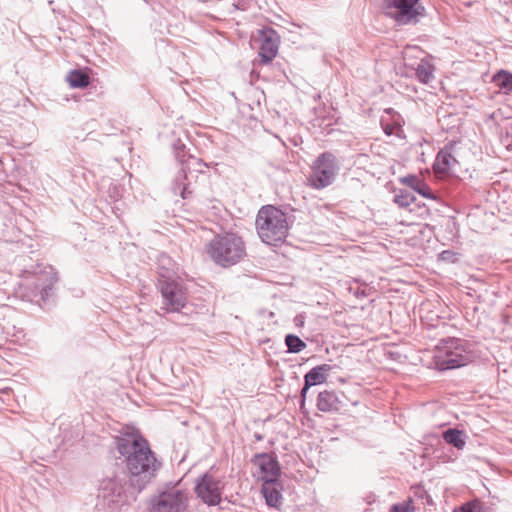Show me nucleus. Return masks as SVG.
<instances>
[{"label": "nucleus", "mask_w": 512, "mask_h": 512, "mask_svg": "<svg viewBox=\"0 0 512 512\" xmlns=\"http://www.w3.org/2000/svg\"><path fill=\"white\" fill-rule=\"evenodd\" d=\"M118 453L124 458L133 492H141L156 477L162 463L157 460L148 441L135 427L126 426L114 437Z\"/></svg>", "instance_id": "1"}, {"label": "nucleus", "mask_w": 512, "mask_h": 512, "mask_svg": "<svg viewBox=\"0 0 512 512\" xmlns=\"http://www.w3.org/2000/svg\"><path fill=\"white\" fill-rule=\"evenodd\" d=\"M19 293L26 301L41 305L47 303L54 292L57 282L56 273L52 267L41 268L39 264L25 268L21 274Z\"/></svg>", "instance_id": "2"}, {"label": "nucleus", "mask_w": 512, "mask_h": 512, "mask_svg": "<svg viewBox=\"0 0 512 512\" xmlns=\"http://www.w3.org/2000/svg\"><path fill=\"white\" fill-rule=\"evenodd\" d=\"M255 225L259 238L267 245L278 246L288 236L289 226L286 214L273 205L260 208Z\"/></svg>", "instance_id": "3"}, {"label": "nucleus", "mask_w": 512, "mask_h": 512, "mask_svg": "<svg viewBox=\"0 0 512 512\" xmlns=\"http://www.w3.org/2000/svg\"><path fill=\"white\" fill-rule=\"evenodd\" d=\"M206 252L215 264L228 268L246 256V246L241 236L229 232L218 234L210 240Z\"/></svg>", "instance_id": "4"}, {"label": "nucleus", "mask_w": 512, "mask_h": 512, "mask_svg": "<svg viewBox=\"0 0 512 512\" xmlns=\"http://www.w3.org/2000/svg\"><path fill=\"white\" fill-rule=\"evenodd\" d=\"M475 345L468 340L449 338L444 340L442 347L435 356L436 368L440 371L458 369L472 363L476 354Z\"/></svg>", "instance_id": "5"}, {"label": "nucleus", "mask_w": 512, "mask_h": 512, "mask_svg": "<svg viewBox=\"0 0 512 512\" xmlns=\"http://www.w3.org/2000/svg\"><path fill=\"white\" fill-rule=\"evenodd\" d=\"M180 482H167L151 497L149 512H187L189 496L186 489L180 487Z\"/></svg>", "instance_id": "6"}, {"label": "nucleus", "mask_w": 512, "mask_h": 512, "mask_svg": "<svg viewBox=\"0 0 512 512\" xmlns=\"http://www.w3.org/2000/svg\"><path fill=\"white\" fill-rule=\"evenodd\" d=\"M383 8L397 26L416 25L426 14L421 0H383Z\"/></svg>", "instance_id": "7"}, {"label": "nucleus", "mask_w": 512, "mask_h": 512, "mask_svg": "<svg viewBox=\"0 0 512 512\" xmlns=\"http://www.w3.org/2000/svg\"><path fill=\"white\" fill-rule=\"evenodd\" d=\"M339 170L336 156L329 151L321 153L312 166V173L308 180L315 189L329 186L335 179Z\"/></svg>", "instance_id": "8"}, {"label": "nucleus", "mask_w": 512, "mask_h": 512, "mask_svg": "<svg viewBox=\"0 0 512 512\" xmlns=\"http://www.w3.org/2000/svg\"><path fill=\"white\" fill-rule=\"evenodd\" d=\"M162 303L167 313H182L187 308V293L181 278L167 282H157Z\"/></svg>", "instance_id": "9"}, {"label": "nucleus", "mask_w": 512, "mask_h": 512, "mask_svg": "<svg viewBox=\"0 0 512 512\" xmlns=\"http://www.w3.org/2000/svg\"><path fill=\"white\" fill-rule=\"evenodd\" d=\"M136 494L129 487V478L127 475H114L103 479L99 486L98 497L102 498L104 503L111 507L114 504L125 502L127 493Z\"/></svg>", "instance_id": "10"}, {"label": "nucleus", "mask_w": 512, "mask_h": 512, "mask_svg": "<svg viewBox=\"0 0 512 512\" xmlns=\"http://www.w3.org/2000/svg\"><path fill=\"white\" fill-rule=\"evenodd\" d=\"M221 481L209 473H204L196 480L195 494L208 506H217L221 502Z\"/></svg>", "instance_id": "11"}, {"label": "nucleus", "mask_w": 512, "mask_h": 512, "mask_svg": "<svg viewBox=\"0 0 512 512\" xmlns=\"http://www.w3.org/2000/svg\"><path fill=\"white\" fill-rule=\"evenodd\" d=\"M251 462L259 468L262 482H279L281 467L274 453H256Z\"/></svg>", "instance_id": "12"}, {"label": "nucleus", "mask_w": 512, "mask_h": 512, "mask_svg": "<svg viewBox=\"0 0 512 512\" xmlns=\"http://www.w3.org/2000/svg\"><path fill=\"white\" fill-rule=\"evenodd\" d=\"M279 35L272 28L261 30V44L258 56L263 64L270 63L278 53Z\"/></svg>", "instance_id": "13"}, {"label": "nucleus", "mask_w": 512, "mask_h": 512, "mask_svg": "<svg viewBox=\"0 0 512 512\" xmlns=\"http://www.w3.org/2000/svg\"><path fill=\"white\" fill-rule=\"evenodd\" d=\"M157 275V282H167L181 278L177 274L175 261L165 253H161L157 258Z\"/></svg>", "instance_id": "14"}, {"label": "nucleus", "mask_w": 512, "mask_h": 512, "mask_svg": "<svg viewBox=\"0 0 512 512\" xmlns=\"http://www.w3.org/2000/svg\"><path fill=\"white\" fill-rule=\"evenodd\" d=\"M453 148L454 143L449 142L437 153L433 163V169L436 173L446 175L452 169L453 164L457 163V160L452 155Z\"/></svg>", "instance_id": "15"}, {"label": "nucleus", "mask_w": 512, "mask_h": 512, "mask_svg": "<svg viewBox=\"0 0 512 512\" xmlns=\"http://www.w3.org/2000/svg\"><path fill=\"white\" fill-rule=\"evenodd\" d=\"M343 401L334 391H322L317 397V408L322 412H338L343 407Z\"/></svg>", "instance_id": "16"}, {"label": "nucleus", "mask_w": 512, "mask_h": 512, "mask_svg": "<svg viewBox=\"0 0 512 512\" xmlns=\"http://www.w3.org/2000/svg\"><path fill=\"white\" fill-rule=\"evenodd\" d=\"M400 182L410 187L413 191L427 199H435L436 196L429 185L415 174H408L400 178Z\"/></svg>", "instance_id": "17"}, {"label": "nucleus", "mask_w": 512, "mask_h": 512, "mask_svg": "<svg viewBox=\"0 0 512 512\" xmlns=\"http://www.w3.org/2000/svg\"><path fill=\"white\" fill-rule=\"evenodd\" d=\"M176 160L183 166H206L202 159L196 158L186 151L185 144L180 140H176L172 145Z\"/></svg>", "instance_id": "18"}, {"label": "nucleus", "mask_w": 512, "mask_h": 512, "mask_svg": "<svg viewBox=\"0 0 512 512\" xmlns=\"http://www.w3.org/2000/svg\"><path fill=\"white\" fill-rule=\"evenodd\" d=\"M279 482H262L261 493L269 507L277 508L282 502Z\"/></svg>", "instance_id": "19"}, {"label": "nucleus", "mask_w": 512, "mask_h": 512, "mask_svg": "<svg viewBox=\"0 0 512 512\" xmlns=\"http://www.w3.org/2000/svg\"><path fill=\"white\" fill-rule=\"evenodd\" d=\"M332 370L331 365L321 364L311 368L304 375V381L311 386L321 385L327 381L328 373Z\"/></svg>", "instance_id": "20"}, {"label": "nucleus", "mask_w": 512, "mask_h": 512, "mask_svg": "<svg viewBox=\"0 0 512 512\" xmlns=\"http://www.w3.org/2000/svg\"><path fill=\"white\" fill-rule=\"evenodd\" d=\"M191 171L190 166H183L180 168L173 183V190L175 194H179L183 199H187L192 193L189 190V184L186 183L188 172Z\"/></svg>", "instance_id": "21"}, {"label": "nucleus", "mask_w": 512, "mask_h": 512, "mask_svg": "<svg viewBox=\"0 0 512 512\" xmlns=\"http://www.w3.org/2000/svg\"><path fill=\"white\" fill-rule=\"evenodd\" d=\"M442 438L447 444L462 450L466 445L467 435L458 428H448L442 432Z\"/></svg>", "instance_id": "22"}, {"label": "nucleus", "mask_w": 512, "mask_h": 512, "mask_svg": "<svg viewBox=\"0 0 512 512\" xmlns=\"http://www.w3.org/2000/svg\"><path fill=\"white\" fill-rule=\"evenodd\" d=\"M66 80L71 88H86L90 84V77L86 71L72 69L68 72Z\"/></svg>", "instance_id": "23"}, {"label": "nucleus", "mask_w": 512, "mask_h": 512, "mask_svg": "<svg viewBox=\"0 0 512 512\" xmlns=\"http://www.w3.org/2000/svg\"><path fill=\"white\" fill-rule=\"evenodd\" d=\"M493 83L504 94L512 92V73L507 70H499L492 77Z\"/></svg>", "instance_id": "24"}, {"label": "nucleus", "mask_w": 512, "mask_h": 512, "mask_svg": "<svg viewBox=\"0 0 512 512\" xmlns=\"http://www.w3.org/2000/svg\"><path fill=\"white\" fill-rule=\"evenodd\" d=\"M434 70L435 68L430 62L421 60L415 68L416 77L419 82L428 84L434 78Z\"/></svg>", "instance_id": "25"}, {"label": "nucleus", "mask_w": 512, "mask_h": 512, "mask_svg": "<svg viewBox=\"0 0 512 512\" xmlns=\"http://www.w3.org/2000/svg\"><path fill=\"white\" fill-rule=\"evenodd\" d=\"M393 201L400 208H408L416 201V196L406 189H398L394 191Z\"/></svg>", "instance_id": "26"}, {"label": "nucleus", "mask_w": 512, "mask_h": 512, "mask_svg": "<svg viewBox=\"0 0 512 512\" xmlns=\"http://www.w3.org/2000/svg\"><path fill=\"white\" fill-rule=\"evenodd\" d=\"M287 352L296 354L303 351L306 348V343L296 334H287L284 338Z\"/></svg>", "instance_id": "27"}, {"label": "nucleus", "mask_w": 512, "mask_h": 512, "mask_svg": "<svg viewBox=\"0 0 512 512\" xmlns=\"http://www.w3.org/2000/svg\"><path fill=\"white\" fill-rule=\"evenodd\" d=\"M453 512H487V508L479 500H473L455 508Z\"/></svg>", "instance_id": "28"}, {"label": "nucleus", "mask_w": 512, "mask_h": 512, "mask_svg": "<svg viewBox=\"0 0 512 512\" xmlns=\"http://www.w3.org/2000/svg\"><path fill=\"white\" fill-rule=\"evenodd\" d=\"M109 197L113 201H117L122 197V188L118 184L111 183L108 189Z\"/></svg>", "instance_id": "29"}, {"label": "nucleus", "mask_w": 512, "mask_h": 512, "mask_svg": "<svg viewBox=\"0 0 512 512\" xmlns=\"http://www.w3.org/2000/svg\"><path fill=\"white\" fill-rule=\"evenodd\" d=\"M389 512H414V508L409 503L402 502L391 505Z\"/></svg>", "instance_id": "30"}, {"label": "nucleus", "mask_w": 512, "mask_h": 512, "mask_svg": "<svg viewBox=\"0 0 512 512\" xmlns=\"http://www.w3.org/2000/svg\"><path fill=\"white\" fill-rule=\"evenodd\" d=\"M312 386L310 384L307 385V382L304 381V385L300 391V407L303 408L304 407V404H305V400H306V396H307V393L309 391V389L311 388Z\"/></svg>", "instance_id": "31"}, {"label": "nucleus", "mask_w": 512, "mask_h": 512, "mask_svg": "<svg viewBox=\"0 0 512 512\" xmlns=\"http://www.w3.org/2000/svg\"><path fill=\"white\" fill-rule=\"evenodd\" d=\"M293 322L296 327H303L305 324V315L304 314H298L294 317Z\"/></svg>", "instance_id": "32"}, {"label": "nucleus", "mask_w": 512, "mask_h": 512, "mask_svg": "<svg viewBox=\"0 0 512 512\" xmlns=\"http://www.w3.org/2000/svg\"><path fill=\"white\" fill-rule=\"evenodd\" d=\"M454 252L450 251V250H444L443 252H441L440 254V259L444 260V261H453V257H454Z\"/></svg>", "instance_id": "33"}, {"label": "nucleus", "mask_w": 512, "mask_h": 512, "mask_svg": "<svg viewBox=\"0 0 512 512\" xmlns=\"http://www.w3.org/2000/svg\"><path fill=\"white\" fill-rule=\"evenodd\" d=\"M349 291L352 292L357 298H364L367 296L365 289L357 288L356 290H353L351 287L349 288Z\"/></svg>", "instance_id": "34"}, {"label": "nucleus", "mask_w": 512, "mask_h": 512, "mask_svg": "<svg viewBox=\"0 0 512 512\" xmlns=\"http://www.w3.org/2000/svg\"><path fill=\"white\" fill-rule=\"evenodd\" d=\"M394 125L387 124L383 127V130L387 136H391L394 133Z\"/></svg>", "instance_id": "35"}, {"label": "nucleus", "mask_w": 512, "mask_h": 512, "mask_svg": "<svg viewBox=\"0 0 512 512\" xmlns=\"http://www.w3.org/2000/svg\"><path fill=\"white\" fill-rule=\"evenodd\" d=\"M254 438L256 441H262L263 440V435L260 434V433H255L254 434Z\"/></svg>", "instance_id": "36"}, {"label": "nucleus", "mask_w": 512, "mask_h": 512, "mask_svg": "<svg viewBox=\"0 0 512 512\" xmlns=\"http://www.w3.org/2000/svg\"><path fill=\"white\" fill-rule=\"evenodd\" d=\"M386 112H387V113H389V114H390V113H392V112H393V108H388V109L386 110Z\"/></svg>", "instance_id": "37"}, {"label": "nucleus", "mask_w": 512, "mask_h": 512, "mask_svg": "<svg viewBox=\"0 0 512 512\" xmlns=\"http://www.w3.org/2000/svg\"><path fill=\"white\" fill-rule=\"evenodd\" d=\"M146 3H150V0H144Z\"/></svg>", "instance_id": "38"}]
</instances>
